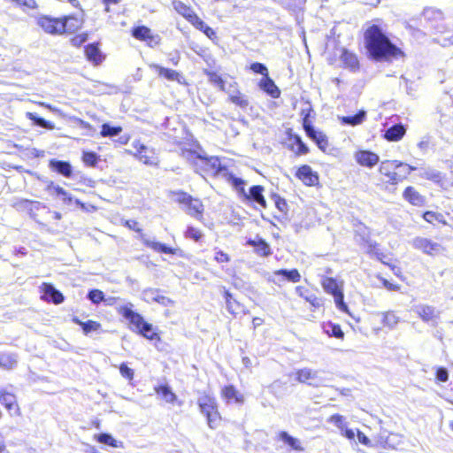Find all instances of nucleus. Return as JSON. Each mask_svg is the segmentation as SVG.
<instances>
[{"label":"nucleus","mask_w":453,"mask_h":453,"mask_svg":"<svg viewBox=\"0 0 453 453\" xmlns=\"http://www.w3.org/2000/svg\"><path fill=\"white\" fill-rule=\"evenodd\" d=\"M365 42L369 57L377 61H388L403 55L378 25H372L365 30Z\"/></svg>","instance_id":"obj_1"},{"label":"nucleus","mask_w":453,"mask_h":453,"mask_svg":"<svg viewBox=\"0 0 453 453\" xmlns=\"http://www.w3.org/2000/svg\"><path fill=\"white\" fill-rule=\"evenodd\" d=\"M182 157L192 165L194 170L202 174L224 177L226 166L222 165L218 157H206L195 150H182Z\"/></svg>","instance_id":"obj_2"},{"label":"nucleus","mask_w":453,"mask_h":453,"mask_svg":"<svg viewBox=\"0 0 453 453\" xmlns=\"http://www.w3.org/2000/svg\"><path fill=\"white\" fill-rule=\"evenodd\" d=\"M133 307V303H128L119 306L118 311L134 326V330L137 331L143 337L150 340L157 338V334L153 331L152 325L146 322L141 314L134 311Z\"/></svg>","instance_id":"obj_3"},{"label":"nucleus","mask_w":453,"mask_h":453,"mask_svg":"<svg viewBox=\"0 0 453 453\" xmlns=\"http://www.w3.org/2000/svg\"><path fill=\"white\" fill-rule=\"evenodd\" d=\"M197 404L201 413L206 417L208 426L211 429L217 428L220 422V416L216 399L208 394H203L198 397Z\"/></svg>","instance_id":"obj_4"},{"label":"nucleus","mask_w":453,"mask_h":453,"mask_svg":"<svg viewBox=\"0 0 453 453\" xmlns=\"http://www.w3.org/2000/svg\"><path fill=\"white\" fill-rule=\"evenodd\" d=\"M404 166V163L397 160H385L382 161L379 171L380 173L388 178V182L392 185L403 181L411 173V171L417 170L415 166H408L407 171L402 174L401 172H396L398 168Z\"/></svg>","instance_id":"obj_5"},{"label":"nucleus","mask_w":453,"mask_h":453,"mask_svg":"<svg viewBox=\"0 0 453 453\" xmlns=\"http://www.w3.org/2000/svg\"><path fill=\"white\" fill-rule=\"evenodd\" d=\"M174 200L184 206L183 210L190 216L200 219L203 211V205L199 199L193 198L185 192L174 193Z\"/></svg>","instance_id":"obj_6"},{"label":"nucleus","mask_w":453,"mask_h":453,"mask_svg":"<svg viewBox=\"0 0 453 453\" xmlns=\"http://www.w3.org/2000/svg\"><path fill=\"white\" fill-rule=\"evenodd\" d=\"M325 373L323 371L306 367L296 372V380L300 383H307L314 388L324 387L326 386V381L328 380L323 376Z\"/></svg>","instance_id":"obj_7"},{"label":"nucleus","mask_w":453,"mask_h":453,"mask_svg":"<svg viewBox=\"0 0 453 453\" xmlns=\"http://www.w3.org/2000/svg\"><path fill=\"white\" fill-rule=\"evenodd\" d=\"M133 146L136 150L134 156L140 161H142L143 164L147 165H157L158 157L156 151L153 149L140 143V142H134L133 143Z\"/></svg>","instance_id":"obj_8"},{"label":"nucleus","mask_w":453,"mask_h":453,"mask_svg":"<svg viewBox=\"0 0 453 453\" xmlns=\"http://www.w3.org/2000/svg\"><path fill=\"white\" fill-rule=\"evenodd\" d=\"M411 245L414 249L419 250L423 253L430 256L437 255L442 250V247L440 243L424 237L414 238L411 241Z\"/></svg>","instance_id":"obj_9"},{"label":"nucleus","mask_w":453,"mask_h":453,"mask_svg":"<svg viewBox=\"0 0 453 453\" xmlns=\"http://www.w3.org/2000/svg\"><path fill=\"white\" fill-rule=\"evenodd\" d=\"M0 403L7 409L12 416H19L20 414L16 395L3 388L0 389Z\"/></svg>","instance_id":"obj_10"},{"label":"nucleus","mask_w":453,"mask_h":453,"mask_svg":"<svg viewBox=\"0 0 453 453\" xmlns=\"http://www.w3.org/2000/svg\"><path fill=\"white\" fill-rule=\"evenodd\" d=\"M38 25L49 34L61 35L63 29L61 19L42 17L38 19Z\"/></svg>","instance_id":"obj_11"},{"label":"nucleus","mask_w":453,"mask_h":453,"mask_svg":"<svg viewBox=\"0 0 453 453\" xmlns=\"http://www.w3.org/2000/svg\"><path fill=\"white\" fill-rule=\"evenodd\" d=\"M142 298L147 303L157 302L164 306H169L173 303V301L170 298L160 295V291L154 288L143 290Z\"/></svg>","instance_id":"obj_12"},{"label":"nucleus","mask_w":453,"mask_h":453,"mask_svg":"<svg viewBox=\"0 0 453 453\" xmlns=\"http://www.w3.org/2000/svg\"><path fill=\"white\" fill-rule=\"evenodd\" d=\"M357 162L366 167H372L379 162V156L370 150H359L355 154Z\"/></svg>","instance_id":"obj_13"},{"label":"nucleus","mask_w":453,"mask_h":453,"mask_svg":"<svg viewBox=\"0 0 453 453\" xmlns=\"http://www.w3.org/2000/svg\"><path fill=\"white\" fill-rule=\"evenodd\" d=\"M150 66L155 70L159 76H162L170 81H177L178 83H182L183 77L179 72L163 67L157 64H152Z\"/></svg>","instance_id":"obj_14"},{"label":"nucleus","mask_w":453,"mask_h":453,"mask_svg":"<svg viewBox=\"0 0 453 453\" xmlns=\"http://www.w3.org/2000/svg\"><path fill=\"white\" fill-rule=\"evenodd\" d=\"M416 311L423 321L432 323H436L440 314L434 306L426 304L417 306Z\"/></svg>","instance_id":"obj_15"},{"label":"nucleus","mask_w":453,"mask_h":453,"mask_svg":"<svg viewBox=\"0 0 453 453\" xmlns=\"http://www.w3.org/2000/svg\"><path fill=\"white\" fill-rule=\"evenodd\" d=\"M296 176L307 186H313L319 180L318 175L312 172L311 166L306 165L297 170Z\"/></svg>","instance_id":"obj_16"},{"label":"nucleus","mask_w":453,"mask_h":453,"mask_svg":"<svg viewBox=\"0 0 453 453\" xmlns=\"http://www.w3.org/2000/svg\"><path fill=\"white\" fill-rule=\"evenodd\" d=\"M49 166L51 170L57 172L58 174L63 175L65 178H69L73 174V167L67 161L50 159Z\"/></svg>","instance_id":"obj_17"},{"label":"nucleus","mask_w":453,"mask_h":453,"mask_svg":"<svg viewBox=\"0 0 453 453\" xmlns=\"http://www.w3.org/2000/svg\"><path fill=\"white\" fill-rule=\"evenodd\" d=\"M43 295L42 297L46 301H51L56 304H59L64 301V296L61 292L54 288L53 285L44 283L42 286Z\"/></svg>","instance_id":"obj_18"},{"label":"nucleus","mask_w":453,"mask_h":453,"mask_svg":"<svg viewBox=\"0 0 453 453\" xmlns=\"http://www.w3.org/2000/svg\"><path fill=\"white\" fill-rule=\"evenodd\" d=\"M264 188L260 185L252 186L249 193L243 196L246 199L255 202L261 205L263 208L266 207V201L263 196Z\"/></svg>","instance_id":"obj_19"},{"label":"nucleus","mask_w":453,"mask_h":453,"mask_svg":"<svg viewBox=\"0 0 453 453\" xmlns=\"http://www.w3.org/2000/svg\"><path fill=\"white\" fill-rule=\"evenodd\" d=\"M340 59L344 67L349 68L350 71L356 72L359 69V61L354 53L347 50H343Z\"/></svg>","instance_id":"obj_20"},{"label":"nucleus","mask_w":453,"mask_h":453,"mask_svg":"<svg viewBox=\"0 0 453 453\" xmlns=\"http://www.w3.org/2000/svg\"><path fill=\"white\" fill-rule=\"evenodd\" d=\"M259 88L273 98H278L280 96V90L269 76L259 81Z\"/></svg>","instance_id":"obj_21"},{"label":"nucleus","mask_w":453,"mask_h":453,"mask_svg":"<svg viewBox=\"0 0 453 453\" xmlns=\"http://www.w3.org/2000/svg\"><path fill=\"white\" fill-rule=\"evenodd\" d=\"M247 244L255 248V252L262 257H268L271 255V248L268 243L262 238L257 240H248Z\"/></svg>","instance_id":"obj_22"},{"label":"nucleus","mask_w":453,"mask_h":453,"mask_svg":"<svg viewBox=\"0 0 453 453\" xmlns=\"http://www.w3.org/2000/svg\"><path fill=\"white\" fill-rule=\"evenodd\" d=\"M406 129L402 124H396L388 128L384 134V138L390 142H397L405 134Z\"/></svg>","instance_id":"obj_23"},{"label":"nucleus","mask_w":453,"mask_h":453,"mask_svg":"<svg viewBox=\"0 0 453 453\" xmlns=\"http://www.w3.org/2000/svg\"><path fill=\"white\" fill-rule=\"evenodd\" d=\"M224 297L226 299V309L231 314L236 315L241 311L246 312L241 303L234 299L232 294L226 289H224Z\"/></svg>","instance_id":"obj_24"},{"label":"nucleus","mask_w":453,"mask_h":453,"mask_svg":"<svg viewBox=\"0 0 453 453\" xmlns=\"http://www.w3.org/2000/svg\"><path fill=\"white\" fill-rule=\"evenodd\" d=\"M63 29H61L63 33H73L75 32L81 25V21L73 16H66L61 19Z\"/></svg>","instance_id":"obj_25"},{"label":"nucleus","mask_w":453,"mask_h":453,"mask_svg":"<svg viewBox=\"0 0 453 453\" xmlns=\"http://www.w3.org/2000/svg\"><path fill=\"white\" fill-rule=\"evenodd\" d=\"M142 241H143V243L147 247L152 249L153 250H155L157 252H161V253H165V254H173V255L176 253V250L174 249L167 247L164 243L155 242L153 240L147 239V238H142Z\"/></svg>","instance_id":"obj_26"},{"label":"nucleus","mask_w":453,"mask_h":453,"mask_svg":"<svg viewBox=\"0 0 453 453\" xmlns=\"http://www.w3.org/2000/svg\"><path fill=\"white\" fill-rule=\"evenodd\" d=\"M275 277H282L283 280H287L290 282H299L301 280V275L296 269L288 270L280 269L273 273Z\"/></svg>","instance_id":"obj_27"},{"label":"nucleus","mask_w":453,"mask_h":453,"mask_svg":"<svg viewBox=\"0 0 453 453\" xmlns=\"http://www.w3.org/2000/svg\"><path fill=\"white\" fill-rule=\"evenodd\" d=\"M403 197L413 205H421L424 203L423 196L412 187L405 188Z\"/></svg>","instance_id":"obj_28"},{"label":"nucleus","mask_w":453,"mask_h":453,"mask_svg":"<svg viewBox=\"0 0 453 453\" xmlns=\"http://www.w3.org/2000/svg\"><path fill=\"white\" fill-rule=\"evenodd\" d=\"M365 116L366 112L362 110L353 116H342L339 117V119L342 125H349L354 127L361 124L365 120Z\"/></svg>","instance_id":"obj_29"},{"label":"nucleus","mask_w":453,"mask_h":453,"mask_svg":"<svg viewBox=\"0 0 453 453\" xmlns=\"http://www.w3.org/2000/svg\"><path fill=\"white\" fill-rule=\"evenodd\" d=\"M85 53L88 59L96 65L101 63L103 60V56L98 46L94 43L88 44L86 47Z\"/></svg>","instance_id":"obj_30"},{"label":"nucleus","mask_w":453,"mask_h":453,"mask_svg":"<svg viewBox=\"0 0 453 453\" xmlns=\"http://www.w3.org/2000/svg\"><path fill=\"white\" fill-rule=\"evenodd\" d=\"M321 284L324 290L326 293L331 294L332 296L342 290V288L339 286L338 282L336 281V280L331 277L323 278Z\"/></svg>","instance_id":"obj_31"},{"label":"nucleus","mask_w":453,"mask_h":453,"mask_svg":"<svg viewBox=\"0 0 453 453\" xmlns=\"http://www.w3.org/2000/svg\"><path fill=\"white\" fill-rule=\"evenodd\" d=\"M279 437L284 443L288 445L292 449L298 451L303 450V447L302 446L301 441L298 439L288 434L287 432H280Z\"/></svg>","instance_id":"obj_32"},{"label":"nucleus","mask_w":453,"mask_h":453,"mask_svg":"<svg viewBox=\"0 0 453 453\" xmlns=\"http://www.w3.org/2000/svg\"><path fill=\"white\" fill-rule=\"evenodd\" d=\"M382 316V324L390 329H393L400 322V318L393 311H383L380 313Z\"/></svg>","instance_id":"obj_33"},{"label":"nucleus","mask_w":453,"mask_h":453,"mask_svg":"<svg viewBox=\"0 0 453 453\" xmlns=\"http://www.w3.org/2000/svg\"><path fill=\"white\" fill-rule=\"evenodd\" d=\"M226 92L228 94L231 103L242 109H246L248 107L249 100L247 96L242 94L239 90H236V94L231 93L230 89L226 90Z\"/></svg>","instance_id":"obj_34"},{"label":"nucleus","mask_w":453,"mask_h":453,"mask_svg":"<svg viewBox=\"0 0 453 453\" xmlns=\"http://www.w3.org/2000/svg\"><path fill=\"white\" fill-rule=\"evenodd\" d=\"M226 180L230 182L235 189L240 192L242 196H246V190L244 188V180L241 178L235 177L233 173H231L228 169L226 170V174L223 177Z\"/></svg>","instance_id":"obj_35"},{"label":"nucleus","mask_w":453,"mask_h":453,"mask_svg":"<svg viewBox=\"0 0 453 453\" xmlns=\"http://www.w3.org/2000/svg\"><path fill=\"white\" fill-rule=\"evenodd\" d=\"M173 7L178 13L185 17L189 22L192 21L193 17H196V14L188 6L180 1H174Z\"/></svg>","instance_id":"obj_36"},{"label":"nucleus","mask_w":453,"mask_h":453,"mask_svg":"<svg viewBox=\"0 0 453 453\" xmlns=\"http://www.w3.org/2000/svg\"><path fill=\"white\" fill-rule=\"evenodd\" d=\"M73 321L75 324L81 326L85 334H88L93 331H96L100 327V324L98 322L93 321V320H88L86 322H83V321L80 320L77 317H73Z\"/></svg>","instance_id":"obj_37"},{"label":"nucleus","mask_w":453,"mask_h":453,"mask_svg":"<svg viewBox=\"0 0 453 453\" xmlns=\"http://www.w3.org/2000/svg\"><path fill=\"white\" fill-rule=\"evenodd\" d=\"M419 176L424 179L432 180L435 183H439L442 179L441 173L439 171L431 167L422 169V171L419 173Z\"/></svg>","instance_id":"obj_38"},{"label":"nucleus","mask_w":453,"mask_h":453,"mask_svg":"<svg viewBox=\"0 0 453 453\" xmlns=\"http://www.w3.org/2000/svg\"><path fill=\"white\" fill-rule=\"evenodd\" d=\"M17 356L15 354H0V367L4 369H12L17 365Z\"/></svg>","instance_id":"obj_39"},{"label":"nucleus","mask_w":453,"mask_h":453,"mask_svg":"<svg viewBox=\"0 0 453 453\" xmlns=\"http://www.w3.org/2000/svg\"><path fill=\"white\" fill-rule=\"evenodd\" d=\"M27 118L28 119L32 120L34 122V124L38 127H43L46 129H50V130L54 129V127H55V125L52 122L48 121V120L44 119L43 118L37 116L35 113L27 112Z\"/></svg>","instance_id":"obj_40"},{"label":"nucleus","mask_w":453,"mask_h":453,"mask_svg":"<svg viewBox=\"0 0 453 453\" xmlns=\"http://www.w3.org/2000/svg\"><path fill=\"white\" fill-rule=\"evenodd\" d=\"M191 23L199 30L203 31L209 38L215 36L214 30L205 24L197 15L193 17Z\"/></svg>","instance_id":"obj_41"},{"label":"nucleus","mask_w":453,"mask_h":453,"mask_svg":"<svg viewBox=\"0 0 453 453\" xmlns=\"http://www.w3.org/2000/svg\"><path fill=\"white\" fill-rule=\"evenodd\" d=\"M222 395L227 400L234 399L236 403H242L243 401L242 395H239L237 390L232 385L226 386L222 389Z\"/></svg>","instance_id":"obj_42"},{"label":"nucleus","mask_w":453,"mask_h":453,"mask_svg":"<svg viewBox=\"0 0 453 453\" xmlns=\"http://www.w3.org/2000/svg\"><path fill=\"white\" fill-rule=\"evenodd\" d=\"M324 331L326 334H327L329 336H334L337 339H342L343 338V332L339 325L328 323L324 326Z\"/></svg>","instance_id":"obj_43"},{"label":"nucleus","mask_w":453,"mask_h":453,"mask_svg":"<svg viewBox=\"0 0 453 453\" xmlns=\"http://www.w3.org/2000/svg\"><path fill=\"white\" fill-rule=\"evenodd\" d=\"M122 131L120 127H112L108 123L102 126L101 135L103 137H113L119 135Z\"/></svg>","instance_id":"obj_44"},{"label":"nucleus","mask_w":453,"mask_h":453,"mask_svg":"<svg viewBox=\"0 0 453 453\" xmlns=\"http://www.w3.org/2000/svg\"><path fill=\"white\" fill-rule=\"evenodd\" d=\"M156 391L162 395L166 403H173L176 400V395L168 386H160L156 388Z\"/></svg>","instance_id":"obj_45"},{"label":"nucleus","mask_w":453,"mask_h":453,"mask_svg":"<svg viewBox=\"0 0 453 453\" xmlns=\"http://www.w3.org/2000/svg\"><path fill=\"white\" fill-rule=\"evenodd\" d=\"M151 31L149 27L140 26L133 29V36L138 40L146 41L150 37Z\"/></svg>","instance_id":"obj_46"},{"label":"nucleus","mask_w":453,"mask_h":453,"mask_svg":"<svg viewBox=\"0 0 453 453\" xmlns=\"http://www.w3.org/2000/svg\"><path fill=\"white\" fill-rule=\"evenodd\" d=\"M209 78V81L215 86H217L220 90L226 92V86L223 79L220 75L214 72H207L206 73Z\"/></svg>","instance_id":"obj_47"},{"label":"nucleus","mask_w":453,"mask_h":453,"mask_svg":"<svg viewBox=\"0 0 453 453\" xmlns=\"http://www.w3.org/2000/svg\"><path fill=\"white\" fill-rule=\"evenodd\" d=\"M97 441L103 444H106L113 448L119 447L118 441L110 434H99L97 435Z\"/></svg>","instance_id":"obj_48"},{"label":"nucleus","mask_w":453,"mask_h":453,"mask_svg":"<svg viewBox=\"0 0 453 453\" xmlns=\"http://www.w3.org/2000/svg\"><path fill=\"white\" fill-rule=\"evenodd\" d=\"M303 129L311 139H313L314 136H316L318 134H319V131H317L315 127L312 126L311 122L310 121L308 116H305L303 119Z\"/></svg>","instance_id":"obj_49"},{"label":"nucleus","mask_w":453,"mask_h":453,"mask_svg":"<svg viewBox=\"0 0 453 453\" xmlns=\"http://www.w3.org/2000/svg\"><path fill=\"white\" fill-rule=\"evenodd\" d=\"M99 159L96 153L92 151H85L82 155L83 162L88 166H96Z\"/></svg>","instance_id":"obj_50"},{"label":"nucleus","mask_w":453,"mask_h":453,"mask_svg":"<svg viewBox=\"0 0 453 453\" xmlns=\"http://www.w3.org/2000/svg\"><path fill=\"white\" fill-rule=\"evenodd\" d=\"M333 296L334 298V303H335L336 307L340 311H342L343 312L349 313L348 306L344 303V300H343L344 299V295H343L342 290L341 292H338L337 294L334 295Z\"/></svg>","instance_id":"obj_51"},{"label":"nucleus","mask_w":453,"mask_h":453,"mask_svg":"<svg viewBox=\"0 0 453 453\" xmlns=\"http://www.w3.org/2000/svg\"><path fill=\"white\" fill-rule=\"evenodd\" d=\"M88 298L93 303H99L104 300V294L103 291L99 289H92L88 294Z\"/></svg>","instance_id":"obj_52"},{"label":"nucleus","mask_w":453,"mask_h":453,"mask_svg":"<svg viewBox=\"0 0 453 453\" xmlns=\"http://www.w3.org/2000/svg\"><path fill=\"white\" fill-rule=\"evenodd\" d=\"M328 421L337 426L341 431H343L346 426L345 418L340 414L332 415Z\"/></svg>","instance_id":"obj_53"},{"label":"nucleus","mask_w":453,"mask_h":453,"mask_svg":"<svg viewBox=\"0 0 453 453\" xmlns=\"http://www.w3.org/2000/svg\"><path fill=\"white\" fill-rule=\"evenodd\" d=\"M55 194L60 197L65 203L69 204L73 201L72 196L60 186H57V188H55Z\"/></svg>","instance_id":"obj_54"},{"label":"nucleus","mask_w":453,"mask_h":453,"mask_svg":"<svg viewBox=\"0 0 453 453\" xmlns=\"http://www.w3.org/2000/svg\"><path fill=\"white\" fill-rule=\"evenodd\" d=\"M250 70H252L256 73L263 75V78L269 76L267 67L262 63L256 62L251 64Z\"/></svg>","instance_id":"obj_55"},{"label":"nucleus","mask_w":453,"mask_h":453,"mask_svg":"<svg viewBox=\"0 0 453 453\" xmlns=\"http://www.w3.org/2000/svg\"><path fill=\"white\" fill-rule=\"evenodd\" d=\"M202 236H203L202 233L198 229H196L193 226H188V228L185 232L186 238L192 239L196 242H198L202 238Z\"/></svg>","instance_id":"obj_56"},{"label":"nucleus","mask_w":453,"mask_h":453,"mask_svg":"<svg viewBox=\"0 0 453 453\" xmlns=\"http://www.w3.org/2000/svg\"><path fill=\"white\" fill-rule=\"evenodd\" d=\"M312 140L315 141L319 148L323 150H325L328 145L326 136L321 132L314 136Z\"/></svg>","instance_id":"obj_57"},{"label":"nucleus","mask_w":453,"mask_h":453,"mask_svg":"<svg viewBox=\"0 0 453 453\" xmlns=\"http://www.w3.org/2000/svg\"><path fill=\"white\" fill-rule=\"evenodd\" d=\"M119 372L122 377L131 380L134 378V371L129 368L125 363L121 364L119 366Z\"/></svg>","instance_id":"obj_58"},{"label":"nucleus","mask_w":453,"mask_h":453,"mask_svg":"<svg viewBox=\"0 0 453 453\" xmlns=\"http://www.w3.org/2000/svg\"><path fill=\"white\" fill-rule=\"evenodd\" d=\"M436 379L439 381L446 382L449 380L448 370L444 367H440L436 371Z\"/></svg>","instance_id":"obj_59"},{"label":"nucleus","mask_w":453,"mask_h":453,"mask_svg":"<svg viewBox=\"0 0 453 453\" xmlns=\"http://www.w3.org/2000/svg\"><path fill=\"white\" fill-rule=\"evenodd\" d=\"M215 260L219 263H226L230 260L229 256L222 250H217L215 253Z\"/></svg>","instance_id":"obj_60"},{"label":"nucleus","mask_w":453,"mask_h":453,"mask_svg":"<svg viewBox=\"0 0 453 453\" xmlns=\"http://www.w3.org/2000/svg\"><path fill=\"white\" fill-rule=\"evenodd\" d=\"M276 207L279 209L280 211L283 212L287 210L288 204L286 201L279 196H277L275 200Z\"/></svg>","instance_id":"obj_61"},{"label":"nucleus","mask_w":453,"mask_h":453,"mask_svg":"<svg viewBox=\"0 0 453 453\" xmlns=\"http://www.w3.org/2000/svg\"><path fill=\"white\" fill-rule=\"evenodd\" d=\"M357 439L360 443L366 445V446L370 445V440L364 433L357 431Z\"/></svg>","instance_id":"obj_62"},{"label":"nucleus","mask_w":453,"mask_h":453,"mask_svg":"<svg viewBox=\"0 0 453 453\" xmlns=\"http://www.w3.org/2000/svg\"><path fill=\"white\" fill-rule=\"evenodd\" d=\"M86 40H87V35H80L75 36L73 39V44L75 46H79L81 43H83Z\"/></svg>","instance_id":"obj_63"},{"label":"nucleus","mask_w":453,"mask_h":453,"mask_svg":"<svg viewBox=\"0 0 453 453\" xmlns=\"http://www.w3.org/2000/svg\"><path fill=\"white\" fill-rule=\"evenodd\" d=\"M341 434L349 440H352L355 437V432L352 429H349L347 426L343 431H341Z\"/></svg>","instance_id":"obj_64"}]
</instances>
